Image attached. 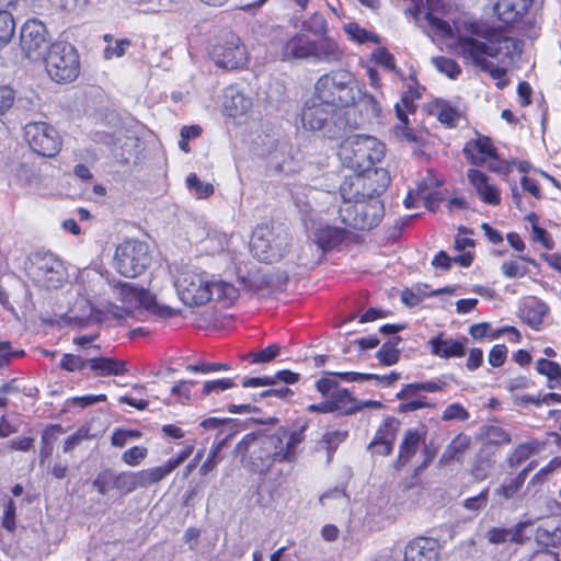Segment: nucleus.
I'll return each mask as SVG.
<instances>
[{
    "mask_svg": "<svg viewBox=\"0 0 561 561\" xmlns=\"http://www.w3.org/2000/svg\"><path fill=\"white\" fill-rule=\"evenodd\" d=\"M253 107L254 100L249 90L238 84H231L224 89L221 112L227 118L236 124L245 123L251 117Z\"/></svg>",
    "mask_w": 561,
    "mask_h": 561,
    "instance_id": "ddd939ff",
    "label": "nucleus"
},
{
    "mask_svg": "<svg viewBox=\"0 0 561 561\" xmlns=\"http://www.w3.org/2000/svg\"><path fill=\"white\" fill-rule=\"evenodd\" d=\"M88 364L89 367L100 376H121L127 373L125 362L108 357L92 358Z\"/></svg>",
    "mask_w": 561,
    "mask_h": 561,
    "instance_id": "cd10ccee",
    "label": "nucleus"
},
{
    "mask_svg": "<svg viewBox=\"0 0 561 561\" xmlns=\"http://www.w3.org/2000/svg\"><path fill=\"white\" fill-rule=\"evenodd\" d=\"M148 455V449L145 446H134L122 455V460L130 467L139 466Z\"/></svg>",
    "mask_w": 561,
    "mask_h": 561,
    "instance_id": "09e8293b",
    "label": "nucleus"
},
{
    "mask_svg": "<svg viewBox=\"0 0 561 561\" xmlns=\"http://www.w3.org/2000/svg\"><path fill=\"white\" fill-rule=\"evenodd\" d=\"M236 387V382L230 378H221L207 380L203 383L202 397H209L214 394H219L224 391L230 390Z\"/></svg>",
    "mask_w": 561,
    "mask_h": 561,
    "instance_id": "c03bdc74",
    "label": "nucleus"
},
{
    "mask_svg": "<svg viewBox=\"0 0 561 561\" xmlns=\"http://www.w3.org/2000/svg\"><path fill=\"white\" fill-rule=\"evenodd\" d=\"M89 280L90 288H87L83 284L73 286L78 298L73 301L71 311L81 319L99 321L103 314H108L106 312V300L91 296L90 293L94 291L95 284L93 279Z\"/></svg>",
    "mask_w": 561,
    "mask_h": 561,
    "instance_id": "dca6fc26",
    "label": "nucleus"
},
{
    "mask_svg": "<svg viewBox=\"0 0 561 561\" xmlns=\"http://www.w3.org/2000/svg\"><path fill=\"white\" fill-rule=\"evenodd\" d=\"M289 239L287 229L282 225H257L250 238V250L257 260L275 263L288 253Z\"/></svg>",
    "mask_w": 561,
    "mask_h": 561,
    "instance_id": "423d86ee",
    "label": "nucleus"
},
{
    "mask_svg": "<svg viewBox=\"0 0 561 561\" xmlns=\"http://www.w3.org/2000/svg\"><path fill=\"white\" fill-rule=\"evenodd\" d=\"M201 256L209 257L206 265L218 276H233L240 273L243 252L241 242L233 234L209 231L196 245Z\"/></svg>",
    "mask_w": 561,
    "mask_h": 561,
    "instance_id": "39448f33",
    "label": "nucleus"
},
{
    "mask_svg": "<svg viewBox=\"0 0 561 561\" xmlns=\"http://www.w3.org/2000/svg\"><path fill=\"white\" fill-rule=\"evenodd\" d=\"M463 152L466 157L474 164H482L489 158L495 156V149L488 137L479 136L476 140L469 141Z\"/></svg>",
    "mask_w": 561,
    "mask_h": 561,
    "instance_id": "5701e85b",
    "label": "nucleus"
},
{
    "mask_svg": "<svg viewBox=\"0 0 561 561\" xmlns=\"http://www.w3.org/2000/svg\"><path fill=\"white\" fill-rule=\"evenodd\" d=\"M425 439V433L417 430H408L404 433L400 445L399 459L402 462L409 461L417 451L420 443Z\"/></svg>",
    "mask_w": 561,
    "mask_h": 561,
    "instance_id": "2f4dec72",
    "label": "nucleus"
},
{
    "mask_svg": "<svg viewBox=\"0 0 561 561\" xmlns=\"http://www.w3.org/2000/svg\"><path fill=\"white\" fill-rule=\"evenodd\" d=\"M427 11L426 20L431 27L437 32L442 37L454 38V32L450 24L436 15V12L442 7L440 0H426Z\"/></svg>",
    "mask_w": 561,
    "mask_h": 561,
    "instance_id": "c756f323",
    "label": "nucleus"
},
{
    "mask_svg": "<svg viewBox=\"0 0 561 561\" xmlns=\"http://www.w3.org/2000/svg\"><path fill=\"white\" fill-rule=\"evenodd\" d=\"M222 447V443H219L218 445L214 446L210 451H209V455H208V458L206 459V461L199 468V473L202 476H206L208 474L209 472L214 471L216 466H217V456L220 451Z\"/></svg>",
    "mask_w": 561,
    "mask_h": 561,
    "instance_id": "bf43d9fd",
    "label": "nucleus"
},
{
    "mask_svg": "<svg viewBox=\"0 0 561 561\" xmlns=\"http://www.w3.org/2000/svg\"><path fill=\"white\" fill-rule=\"evenodd\" d=\"M48 77L57 83H69L80 73V57L76 47L67 42L50 44L42 60Z\"/></svg>",
    "mask_w": 561,
    "mask_h": 561,
    "instance_id": "6e6552de",
    "label": "nucleus"
},
{
    "mask_svg": "<svg viewBox=\"0 0 561 561\" xmlns=\"http://www.w3.org/2000/svg\"><path fill=\"white\" fill-rule=\"evenodd\" d=\"M340 376L343 378L344 381H347V382H364V381L375 379V380H378V381L387 383V385H392L393 382H396L399 379V375L396 373H391V374L385 375V376H378V375H373V374L347 371L344 374H340Z\"/></svg>",
    "mask_w": 561,
    "mask_h": 561,
    "instance_id": "a19ab883",
    "label": "nucleus"
},
{
    "mask_svg": "<svg viewBox=\"0 0 561 561\" xmlns=\"http://www.w3.org/2000/svg\"><path fill=\"white\" fill-rule=\"evenodd\" d=\"M548 312L549 307L546 302L530 298L522 310V318L533 329L539 330Z\"/></svg>",
    "mask_w": 561,
    "mask_h": 561,
    "instance_id": "bb28decb",
    "label": "nucleus"
},
{
    "mask_svg": "<svg viewBox=\"0 0 561 561\" xmlns=\"http://www.w3.org/2000/svg\"><path fill=\"white\" fill-rule=\"evenodd\" d=\"M114 488L128 494L141 488L139 471H124L114 477Z\"/></svg>",
    "mask_w": 561,
    "mask_h": 561,
    "instance_id": "c9c22d12",
    "label": "nucleus"
},
{
    "mask_svg": "<svg viewBox=\"0 0 561 561\" xmlns=\"http://www.w3.org/2000/svg\"><path fill=\"white\" fill-rule=\"evenodd\" d=\"M467 176L481 201L490 205L500 204V191L486 174L479 170L470 169Z\"/></svg>",
    "mask_w": 561,
    "mask_h": 561,
    "instance_id": "6ab92c4d",
    "label": "nucleus"
},
{
    "mask_svg": "<svg viewBox=\"0 0 561 561\" xmlns=\"http://www.w3.org/2000/svg\"><path fill=\"white\" fill-rule=\"evenodd\" d=\"M103 38L106 43V46L104 48V58L107 60L123 57L126 50L131 45V42L129 39L114 38L110 34H105Z\"/></svg>",
    "mask_w": 561,
    "mask_h": 561,
    "instance_id": "58836bf2",
    "label": "nucleus"
},
{
    "mask_svg": "<svg viewBox=\"0 0 561 561\" xmlns=\"http://www.w3.org/2000/svg\"><path fill=\"white\" fill-rule=\"evenodd\" d=\"M30 275L36 284L46 289H58L68 278L66 266L51 253L36 254L32 261Z\"/></svg>",
    "mask_w": 561,
    "mask_h": 561,
    "instance_id": "9b49d317",
    "label": "nucleus"
},
{
    "mask_svg": "<svg viewBox=\"0 0 561 561\" xmlns=\"http://www.w3.org/2000/svg\"><path fill=\"white\" fill-rule=\"evenodd\" d=\"M531 240L542 245L546 250H552L554 248L552 236L541 227H534Z\"/></svg>",
    "mask_w": 561,
    "mask_h": 561,
    "instance_id": "5fc2aeb1",
    "label": "nucleus"
},
{
    "mask_svg": "<svg viewBox=\"0 0 561 561\" xmlns=\"http://www.w3.org/2000/svg\"><path fill=\"white\" fill-rule=\"evenodd\" d=\"M312 48L313 41L304 33H296L282 43L279 57L282 60L310 59Z\"/></svg>",
    "mask_w": 561,
    "mask_h": 561,
    "instance_id": "a211bd4d",
    "label": "nucleus"
},
{
    "mask_svg": "<svg viewBox=\"0 0 561 561\" xmlns=\"http://www.w3.org/2000/svg\"><path fill=\"white\" fill-rule=\"evenodd\" d=\"M340 374L341 373L327 374L324 377L319 379L316 385L318 391L324 397L333 396L334 391L337 389V382L333 377L339 376L343 379Z\"/></svg>",
    "mask_w": 561,
    "mask_h": 561,
    "instance_id": "603ef678",
    "label": "nucleus"
},
{
    "mask_svg": "<svg viewBox=\"0 0 561 561\" xmlns=\"http://www.w3.org/2000/svg\"><path fill=\"white\" fill-rule=\"evenodd\" d=\"M257 444V439L253 435L245 436L234 448V453L240 456L241 461L247 466L245 454L250 450V448L254 447Z\"/></svg>",
    "mask_w": 561,
    "mask_h": 561,
    "instance_id": "052dcab7",
    "label": "nucleus"
},
{
    "mask_svg": "<svg viewBox=\"0 0 561 561\" xmlns=\"http://www.w3.org/2000/svg\"><path fill=\"white\" fill-rule=\"evenodd\" d=\"M344 238L343 230L336 227H323L317 231V243H308V250H316L318 256H321L324 249L339 244Z\"/></svg>",
    "mask_w": 561,
    "mask_h": 561,
    "instance_id": "393cba45",
    "label": "nucleus"
},
{
    "mask_svg": "<svg viewBox=\"0 0 561 561\" xmlns=\"http://www.w3.org/2000/svg\"><path fill=\"white\" fill-rule=\"evenodd\" d=\"M377 358L383 365L390 366L398 362L399 352L392 347L383 346L377 352Z\"/></svg>",
    "mask_w": 561,
    "mask_h": 561,
    "instance_id": "0e129e2a",
    "label": "nucleus"
},
{
    "mask_svg": "<svg viewBox=\"0 0 561 561\" xmlns=\"http://www.w3.org/2000/svg\"><path fill=\"white\" fill-rule=\"evenodd\" d=\"M113 298L121 301L116 305L106 300V312L117 319L127 317L139 307L151 308L153 306V296L145 290L133 286L130 283H118L112 288Z\"/></svg>",
    "mask_w": 561,
    "mask_h": 561,
    "instance_id": "9d476101",
    "label": "nucleus"
},
{
    "mask_svg": "<svg viewBox=\"0 0 561 561\" xmlns=\"http://www.w3.org/2000/svg\"><path fill=\"white\" fill-rule=\"evenodd\" d=\"M301 125L305 130L318 131L325 127L330 119V113L324 104H318L314 100L307 101L301 111Z\"/></svg>",
    "mask_w": 561,
    "mask_h": 561,
    "instance_id": "412c9836",
    "label": "nucleus"
},
{
    "mask_svg": "<svg viewBox=\"0 0 561 561\" xmlns=\"http://www.w3.org/2000/svg\"><path fill=\"white\" fill-rule=\"evenodd\" d=\"M469 334L474 340H481L483 337H490L491 339L492 327H491V324L489 322L476 323V324H472L469 328Z\"/></svg>",
    "mask_w": 561,
    "mask_h": 561,
    "instance_id": "e2e57ef3",
    "label": "nucleus"
},
{
    "mask_svg": "<svg viewBox=\"0 0 561 561\" xmlns=\"http://www.w3.org/2000/svg\"><path fill=\"white\" fill-rule=\"evenodd\" d=\"M561 467V458L551 459L545 467H542L533 478V481H543L550 473Z\"/></svg>",
    "mask_w": 561,
    "mask_h": 561,
    "instance_id": "774afa93",
    "label": "nucleus"
},
{
    "mask_svg": "<svg viewBox=\"0 0 561 561\" xmlns=\"http://www.w3.org/2000/svg\"><path fill=\"white\" fill-rule=\"evenodd\" d=\"M13 182L22 187H33L39 184L38 171L27 164H20L13 172Z\"/></svg>",
    "mask_w": 561,
    "mask_h": 561,
    "instance_id": "4c0bfd02",
    "label": "nucleus"
},
{
    "mask_svg": "<svg viewBox=\"0 0 561 561\" xmlns=\"http://www.w3.org/2000/svg\"><path fill=\"white\" fill-rule=\"evenodd\" d=\"M533 0H499L494 12L505 24L518 21L528 10Z\"/></svg>",
    "mask_w": 561,
    "mask_h": 561,
    "instance_id": "4be33fe9",
    "label": "nucleus"
},
{
    "mask_svg": "<svg viewBox=\"0 0 561 561\" xmlns=\"http://www.w3.org/2000/svg\"><path fill=\"white\" fill-rule=\"evenodd\" d=\"M301 30L322 36L327 31V22L322 15L316 13L302 22Z\"/></svg>",
    "mask_w": 561,
    "mask_h": 561,
    "instance_id": "8fccbe9b",
    "label": "nucleus"
},
{
    "mask_svg": "<svg viewBox=\"0 0 561 561\" xmlns=\"http://www.w3.org/2000/svg\"><path fill=\"white\" fill-rule=\"evenodd\" d=\"M399 425L393 419L386 420L378 428L373 442L394 444Z\"/></svg>",
    "mask_w": 561,
    "mask_h": 561,
    "instance_id": "37998d69",
    "label": "nucleus"
},
{
    "mask_svg": "<svg viewBox=\"0 0 561 561\" xmlns=\"http://www.w3.org/2000/svg\"><path fill=\"white\" fill-rule=\"evenodd\" d=\"M15 102L14 91L7 85L0 87V115L5 114Z\"/></svg>",
    "mask_w": 561,
    "mask_h": 561,
    "instance_id": "4d7b16f0",
    "label": "nucleus"
},
{
    "mask_svg": "<svg viewBox=\"0 0 561 561\" xmlns=\"http://www.w3.org/2000/svg\"><path fill=\"white\" fill-rule=\"evenodd\" d=\"M314 91L317 100L331 106L352 105L359 94L354 77L346 71L323 75L318 79Z\"/></svg>",
    "mask_w": 561,
    "mask_h": 561,
    "instance_id": "0eeeda50",
    "label": "nucleus"
},
{
    "mask_svg": "<svg viewBox=\"0 0 561 561\" xmlns=\"http://www.w3.org/2000/svg\"><path fill=\"white\" fill-rule=\"evenodd\" d=\"M188 188L196 195L197 198L209 197L214 193V187L210 183H204L198 180L195 174H190L186 179Z\"/></svg>",
    "mask_w": 561,
    "mask_h": 561,
    "instance_id": "49530a36",
    "label": "nucleus"
},
{
    "mask_svg": "<svg viewBox=\"0 0 561 561\" xmlns=\"http://www.w3.org/2000/svg\"><path fill=\"white\" fill-rule=\"evenodd\" d=\"M396 113L399 123L392 129L394 137L400 141L421 144L423 141L422 135L408 126V117L400 104L396 105Z\"/></svg>",
    "mask_w": 561,
    "mask_h": 561,
    "instance_id": "c85d7f7f",
    "label": "nucleus"
},
{
    "mask_svg": "<svg viewBox=\"0 0 561 561\" xmlns=\"http://www.w3.org/2000/svg\"><path fill=\"white\" fill-rule=\"evenodd\" d=\"M439 545L435 539L417 537L404 549V561H438Z\"/></svg>",
    "mask_w": 561,
    "mask_h": 561,
    "instance_id": "f3484780",
    "label": "nucleus"
},
{
    "mask_svg": "<svg viewBox=\"0 0 561 561\" xmlns=\"http://www.w3.org/2000/svg\"><path fill=\"white\" fill-rule=\"evenodd\" d=\"M343 57V50L331 38L323 37L321 41H313L311 58L317 61L339 62Z\"/></svg>",
    "mask_w": 561,
    "mask_h": 561,
    "instance_id": "b1692460",
    "label": "nucleus"
},
{
    "mask_svg": "<svg viewBox=\"0 0 561 561\" xmlns=\"http://www.w3.org/2000/svg\"><path fill=\"white\" fill-rule=\"evenodd\" d=\"M385 156V146L376 137L369 135H352L346 137L339 146L337 157L343 165L360 173H367L363 176L367 181L377 178L380 183L374 187V192H382L389 176L383 169H374L377 162H380ZM360 176V175H357Z\"/></svg>",
    "mask_w": 561,
    "mask_h": 561,
    "instance_id": "7ed1b4c3",
    "label": "nucleus"
},
{
    "mask_svg": "<svg viewBox=\"0 0 561 561\" xmlns=\"http://www.w3.org/2000/svg\"><path fill=\"white\" fill-rule=\"evenodd\" d=\"M431 112L440 123L448 126L455 125L461 117L460 108L444 100L433 102Z\"/></svg>",
    "mask_w": 561,
    "mask_h": 561,
    "instance_id": "7c9ffc66",
    "label": "nucleus"
},
{
    "mask_svg": "<svg viewBox=\"0 0 561 561\" xmlns=\"http://www.w3.org/2000/svg\"><path fill=\"white\" fill-rule=\"evenodd\" d=\"M525 481V471H522L515 479L501 485L495 490V493L504 499H512L520 490Z\"/></svg>",
    "mask_w": 561,
    "mask_h": 561,
    "instance_id": "de8ad7c7",
    "label": "nucleus"
},
{
    "mask_svg": "<svg viewBox=\"0 0 561 561\" xmlns=\"http://www.w3.org/2000/svg\"><path fill=\"white\" fill-rule=\"evenodd\" d=\"M371 58L388 70L396 69L394 58L386 48L376 49L373 53Z\"/></svg>",
    "mask_w": 561,
    "mask_h": 561,
    "instance_id": "13d9d810",
    "label": "nucleus"
},
{
    "mask_svg": "<svg viewBox=\"0 0 561 561\" xmlns=\"http://www.w3.org/2000/svg\"><path fill=\"white\" fill-rule=\"evenodd\" d=\"M172 471H173V469L171 468V466L168 462H164L163 465L151 467L148 469L139 470L141 488L146 489L150 485L161 482Z\"/></svg>",
    "mask_w": 561,
    "mask_h": 561,
    "instance_id": "72a5a7b5",
    "label": "nucleus"
},
{
    "mask_svg": "<svg viewBox=\"0 0 561 561\" xmlns=\"http://www.w3.org/2000/svg\"><path fill=\"white\" fill-rule=\"evenodd\" d=\"M210 56L214 62L226 70H236L247 65L249 55L239 36L229 34L214 45Z\"/></svg>",
    "mask_w": 561,
    "mask_h": 561,
    "instance_id": "2eb2a0df",
    "label": "nucleus"
},
{
    "mask_svg": "<svg viewBox=\"0 0 561 561\" xmlns=\"http://www.w3.org/2000/svg\"><path fill=\"white\" fill-rule=\"evenodd\" d=\"M451 45L465 60L488 71L496 80L499 88L507 85L505 68L494 66L486 58L499 55L508 57L512 50L519 53L518 45L514 39L504 36L494 28L471 23L469 26L465 25L463 30H458V35Z\"/></svg>",
    "mask_w": 561,
    "mask_h": 561,
    "instance_id": "f257e3e1",
    "label": "nucleus"
},
{
    "mask_svg": "<svg viewBox=\"0 0 561 561\" xmlns=\"http://www.w3.org/2000/svg\"><path fill=\"white\" fill-rule=\"evenodd\" d=\"M469 445L470 438L468 436H456L445 448L444 453L442 454L440 461L447 463L453 460H458L468 449Z\"/></svg>",
    "mask_w": 561,
    "mask_h": 561,
    "instance_id": "e433bc0d",
    "label": "nucleus"
},
{
    "mask_svg": "<svg viewBox=\"0 0 561 561\" xmlns=\"http://www.w3.org/2000/svg\"><path fill=\"white\" fill-rule=\"evenodd\" d=\"M501 270L507 277H523L526 274V268L520 266L516 261L504 262Z\"/></svg>",
    "mask_w": 561,
    "mask_h": 561,
    "instance_id": "69168bd1",
    "label": "nucleus"
},
{
    "mask_svg": "<svg viewBox=\"0 0 561 561\" xmlns=\"http://www.w3.org/2000/svg\"><path fill=\"white\" fill-rule=\"evenodd\" d=\"M60 366L68 371H75L82 369L85 366V363L79 356L65 354L61 358Z\"/></svg>",
    "mask_w": 561,
    "mask_h": 561,
    "instance_id": "680f3d73",
    "label": "nucleus"
},
{
    "mask_svg": "<svg viewBox=\"0 0 561 561\" xmlns=\"http://www.w3.org/2000/svg\"><path fill=\"white\" fill-rule=\"evenodd\" d=\"M24 139L37 154L55 157L61 149L62 140L59 133L44 122L28 123L24 127Z\"/></svg>",
    "mask_w": 561,
    "mask_h": 561,
    "instance_id": "f8f14e48",
    "label": "nucleus"
},
{
    "mask_svg": "<svg viewBox=\"0 0 561 561\" xmlns=\"http://www.w3.org/2000/svg\"><path fill=\"white\" fill-rule=\"evenodd\" d=\"M15 32V22L10 11L0 12V50L7 46Z\"/></svg>",
    "mask_w": 561,
    "mask_h": 561,
    "instance_id": "79ce46f5",
    "label": "nucleus"
},
{
    "mask_svg": "<svg viewBox=\"0 0 561 561\" xmlns=\"http://www.w3.org/2000/svg\"><path fill=\"white\" fill-rule=\"evenodd\" d=\"M366 186V179L355 176L344 181L341 185V195L343 204L340 207V217L342 221L352 228L358 230H369L376 227L383 216V205L375 196L374 188L369 193H359V188Z\"/></svg>",
    "mask_w": 561,
    "mask_h": 561,
    "instance_id": "20e7f679",
    "label": "nucleus"
},
{
    "mask_svg": "<svg viewBox=\"0 0 561 561\" xmlns=\"http://www.w3.org/2000/svg\"><path fill=\"white\" fill-rule=\"evenodd\" d=\"M151 254L149 245L139 240H126L114 252L113 265L123 276L136 277L149 266Z\"/></svg>",
    "mask_w": 561,
    "mask_h": 561,
    "instance_id": "1a4fd4ad",
    "label": "nucleus"
},
{
    "mask_svg": "<svg viewBox=\"0 0 561 561\" xmlns=\"http://www.w3.org/2000/svg\"><path fill=\"white\" fill-rule=\"evenodd\" d=\"M278 353L279 347L275 344H272L261 352L248 354L243 358H249L254 364H263L273 360L278 355Z\"/></svg>",
    "mask_w": 561,
    "mask_h": 561,
    "instance_id": "3c124183",
    "label": "nucleus"
},
{
    "mask_svg": "<svg viewBox=\"0 0 561 561\" xmlns=\"http://www.w3.org/2000/svg\"><path fill=\"white\" fill-rule=\"evenodd\" d=\"M20 45L27 59L43 60L50 46L45 24L36 19L27 20L21 28Z\"/></svg>",
    "mask_w": 561,
    "mask_h": 561,
    "instance_id": "4468645a",
    "label": "nucleus"
},
{
    "mask_svg": "<svg viewBox=\"0 0 561 561\" xmlns=\"http://www.w3.org/2000/svg\"><path fill=\"white\" fill-rule=\"evenodd\" d=\"M507 356V348L503 344L494 345L488 356L489 364L493 367H501Z\"/></svg>",
    "mask_w": 561,
    "mask_h": 561,
    "instance_id": "6e6d98bb",
    "label": "nucleus"
},
{
    "mask_svg": "<svg viewBox=\"0 0 561 561\" xmlns=\"http://www.w3.org/2000/svg\"><path fill=\"white\" fill-rule=\"evenodd\" d=\"M278 440L282 446L274 453L278 461H293L295 459V449L301 443V433L280 431Z\"/></svg>",
    "mask_w": 561,
    "mask_h": 561,
    "instance_id": "a878e982",
    "label": "nucleus"
},
{
    "mask_svg": "<svg viewBox=\"0 0 561 561\" xmlns=\"http://www.w3.org/2000/svg\"><path fill=\"white\" fill-rule=\"evenodd\" d=\"M344 31L348 35V37L358 43V44H366V43H373L378 44L379 43V36L370 31H367L363 27H360L356 23H346L344 25Z\"/></svg>",
    "mask_w": 561,
    "mask_h": 561,
    "instance_id": "ea45409f",
    "label": "nucleus"
},
{
    "mask_svg": "<svg viewBox=\"0 0 561 561\" xmlns=\"http://www.w3.org/2000/svg\"><path fill=\"white\" fill-rule=\"evenodd\" d=\"M172 285L179 300L188 308H198L213 300L231 304L238 297V289L226 280L227 276L195 265L170 267Z\"/></svg>",
    "mask_w": 561,
    "mask_h": 561,
    "instance_id": "f03ea898",
    "label": "nucleus"
},
{
    "mask_svg": "<svg viewBox=\"0 0 561 561\" xmlns=\"http://www.w3.org/2000/svg\"><path fill=\"white\" fill-rule=\"evenodd\" d=\"M545 444L538 440H530L518 445L508 458L511 467H517L534 454L540 451Z\"/></svg>",
    "mask_w": 561,
    "mask_h": 561,
    "instance_id": "f704fd0d",
    "label": "nucleus"
},
{
    "mask_svg": "<svg viewBox=\"0 0 561 561\" xmlns=\"http://www.w3.org/2000/svg\"><path fill=\"white\" fill-rule=\"evenodd\" d=\"M191 387H192V382L186 381V380H181L172 387L171 392L174 396H178L180 398V401L182 403H184L190 400Z\"/></svg>",
    "mask_w": 561,
    "mask_h": 561,
    "instance_id": "338daca9",
    "label": "nucleus"
},
{
    "mask_svg": "<svg viewBox=\"0 0 561 561\" xmlns=\"http://www.w3.org/2000/svg\"><path fill=\"white\" fill-rule=\"evenodd\" d=\"M536 370L547 377L548 388L553 389L561 385V366L548 358H539L536 362Z\"/></svg>",
    "mask_w": 561,
    "mask_h": 561,
    "instance_id": "473e14b6",
    "label": "nucleus"
},
{
    "mask_svg": "<svg viewBox=\"0 0 561 561\" xmlns=\"http://www.w3.org/2000/svg\"><path fill=\"white\" fill-rule=\"evenodd\" d=\"M432 62L439 72L446 75L450 79H456L461 73L459 65L450 58L435 57L432 59Z\"/></svg>",
    "mask_w": 561,
    "mask_h": 561,
    "instance_id": "a18cd8bd",
    "label": "nucleus"
},
{
    "mask_svg": "<svg viewBox=\"0 0 561 561\" xmlns=\"http://www.w3.org/2000/svg\"><path fill=\"white\" fill-rule=\"evenodd\" d=\"M431 354L439 358H460L465 355V342L456 339L446 337L444 333H438L428 341Z\"/></svg>",
    "mask_w": 561,
    "mask_h": 561,
    "instance_id": "aec40b11",
    "label": "nucleus"
},
{
    "mask_svg": "<svg viewBox=\"0 0 561 561\" xmlns=\"http://www.w3.org/2000/svg\"><path fill=\"white\" fill-rule=\"evenodd\" d=\"M469 417L467 410L459 403L449 404L443 412L444 421L460 420L465 421Z\"/></svg>",
    "mask_w": 561,
    "mask_h": 561,
    "instance_id": "864d4df0",
    "label": "nucleus"
}]
</instances>
